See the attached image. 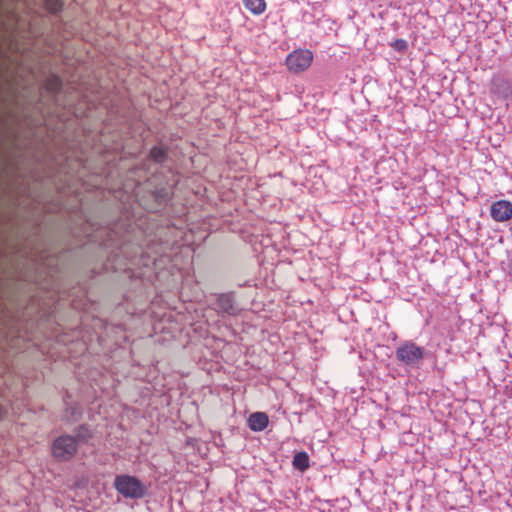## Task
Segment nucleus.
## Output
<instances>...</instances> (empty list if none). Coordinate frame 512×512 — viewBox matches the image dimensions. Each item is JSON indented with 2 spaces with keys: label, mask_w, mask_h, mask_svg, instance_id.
Here are the masks:
<instances>
[{
  "label": "nucleus",
  "mask_w": 512,
  "mask_h": 512,
  "mask_svg": "<svg viewBox=\"0 0 512 512\" xmlns=\"http://www.w3.org/2000/svg\"><path fill=\"white\" fill-rule=\"evenodd\" d=\"M114 486L125 498L141 499L148 494L147 485L131 475L116 476Z\"/></svg>",
  "instance_id": "f257e3e1"
},
{
  "label": "nucleus",
  "mask_w": 512,
  "mask_h": 512,
  "mask_svg": "<svg viewBox=\"0 0 512 512\" xmlns=\"http://www.w3.org/2000/svg\"><path fill=\"white\" fill-rule=\"evenodd\" d=\"M425 357V348L413 341H405L396 349V358L407 366H418Z\"/></svg>",
  "instance_id": "f03ea898"
},
{
  "label": "nucleus",
  "mask_w": 512,
  "mask_h": 512,
  "mask_svg": "<svg viewBox=\"0 0 512 512\" xmlns=\"http://www.w3.org/2000/svg\"><path fill=\"white\" fill-rule=\"evenodd\" d=\"M76 439L71 435L57 437L52 445L53 456L60 461L70 460L77 452Z\"/></svg>",
  "instance_id": "7ed1b4c3"
},
{
  "label": "nucleus",
  "mask_w": 512,
  "mask_h": 512,
  "mask_svg": "<svg viewBox=\"0 0 512 512\" xmlns=\"http://www.w3.org/2000/svg\"><path fill=\"white\" fill-rule=\"evenodd\" d=\"M313 61V53L308 49H296L286 57V66L292 73L307 70Z\"/></svg>",
  "instance_id": "20e7f679"
},
{
  "label": "nucleus",
  "mask_w": 512,
  "mask_h": 512,
  "mask_svg": "<svg viewBox=\"0 0 512 512\" xmlns=\"http://www.w3.org/2000/svg\"><path fill=\"white\" fill-rule=\"evenodd\" d=\"M490 92L500 99H512V82L505 76L495 75L491 79Z\"/></svg>",
  "instance_id": "39448f33"
},
{
  "label": "nucleus",
  "mask_w": 512,
  "mask_h": 512,
  "mask_svg": "<svg viewBox=\"0 0 512 512\" xmlns=\"http://www.w3.org/2000/svg\"><path fill=\"white\" fill-rule=\"evenodd\" d=\"M490 215L496 222H507L512 219V202L499 200L490 207Z\"/></svg>",
  "instance_id": "423d86ee"
},
{
  "label": "nucleus",
  "mask_w": 512,
  "mask_h": 512,
  "mask_svg": "<svg viewBox=\"0 0 512 512\" xmlns=\"http://www.w3.org/2000/svg\"><path fill=\"white\" fill-rule=\"evenodd\" d=\"M217 308L219 311L227 314H234L236 310L234 307L233 299L228 294H222L218 297Z\"/></svg>",
  "instance_id": "0eeeda50"
},
{
  "label": "nucleus",
  "mask_w": 512,
  "mask_h": 512,
  "mask_svg": "<svg viewBox=\"0 0 512 512\" xmlns=\"http://www.w3.org/2000/svg\"><path fill=\"white\" fill-rule=\"evenodd\" d=\"M293 466L300 471H305L309 468V457L306 452H298L293 457Z\"/></svg>",
  "instance_id": "6e6552de"
},
{
  "label": "nucleus",
  "mask_w": 512,
  "mask_h": 512,
  "mask_svg": "<svg viewBox=\"0 0 512 512\" xmlns=\"http://www.w3.org/2000/svg\"><path fill=\"white\" fill-rule=\"evenodd\" d=\"M74 438L77 441V445L79 443H85L91 438V431L86 426H81Z\"/></svg>",
  "instance_id": "1a4fd4ad"
},
{
  "label": "nucleus",
  "mask_w": 512,
  "mask_h": 512,
  "mask_svg": "<svg viewBox=\"0 0 512 512\" xmlns=\"http://www.w3.org/2000/svg\"><path fill=\"white\" fill-rule=\"evenodd\" d=\"M150 157L158 163H161L166 158V151L160 147H154L150 152Z\"/></svg>",
  "instance_id": "9d476101"
},
{
  "label": "nucleus",
  "mask_w": 512,
  "mask_h": 512,
  "mask_svg": "<svg viewBox=\"0 0 512 512\" xmlns=\"http://www.w3.org/2000/svg\"><path fill=\"white\" fill-rule=\"evenodd\" d=\"M45 5L51 13L55 14L61 10L62 2L61 0H45Z\"/></svg>",
  "instance_id": "9b49d317"
},
{
  "label": "nucleus",
  "mask_w": 512,
  "mask_h": 512,
  "mask_svg": "<svg viewBox=\"0 0 512 512\" xmlns=\"http://www.w3.org/2000/svg\"><path fill=\"white\" fill-rule=\"evenodd\" d=\"M269 424V418L267 414L258 412V431L265 429Z\"/></svg>",
  "instance_id": "f8f14e48"
},
{
  "label": "nucleus",
  "mask_w": 512,
  "mask_h": 512,
  "mask_svg": "<svg viewBox=\"0 0 512 512\" xmlns=\"http://www.w3.org/2000/svg\"><path fill=\"white\" fill-rule=\"evenodd\" d=\"M241 238L249 243L252 247H254V243H255V236H254V233L253 232H250L248 230H242L241 231Z\"/></svg>",
  "instance_id": "ddd939ff"
},
{
  "label": "nucleus",
  "mask_w": 512,
  "mask_h": 512,
  "mask_svg": "<svg viewBox=\"0 0 512 512\" xmlns=\"http://www.w3.org/2000/svg\"><path fill=\"white\" fill-rule=\"evenodd\" d=\"M391 46L396 50V51H405L407 49V41L404 40V39H396L392 44Z\"/></svg>",
  "instance_id": "4468645a"
},
{
  "label": "nucleus",
  "mask_w": 512,
  "mask_h": 512,
  "mask_svg": "<svg viewBox=\"0 0 512 512\" xmlns=\"http://www.w3.org/2000/svg\"><path fill=\"white\" fill-rule=\"evenodd\" d=\"M245 7L256 15V0H243Z\"/></svg>",
  "instance_id": "2eb2a0df"
},
{
  "label": "nucleus",
  "mask_w": 512,
  "mask_h": 512,
  "mask_svg": "<svg viewBox=\"0 0 512 512\" xmlns=\"http://www.w3.org/2000/svg\"><path fill=\"white\" fill-rule=\"evenodd\" d=\"M248 426L252 431H256V413L250 414L248 418Z\"/></svg>",
  "instance_id": "dca6fc26"
},
{
  "label": "nucleus",
  "mask_w": 512,
  "mask_h": 512,
  "mask_svg": "<svg viewBox=\"0 0 512 512\" xmlns=\"http://www.w3.org/2000/svg\"><path fill=\"white\" fill-rule=\"evenodd\" d=\"M266 9V3L264 0H258V14H261Z\"/></svg>",
  "instance_id": "f3484780"
},
{
  "label": "nucleus",
  "mask_w": 512,
  "mask_h": 512,
  "mask_svg": "<svg viewBox=\"0 0 512 512\" xmlns=\"http://www.w3.org/2000/svg\"><path fill=\"white\" fill-rule=\"evenodd\" d=\"M7 413V410L4 406L0 405V420L4 417V415Z\"/></svg>",
  "instance_id": "a211bd4d"
}]
</instances>
